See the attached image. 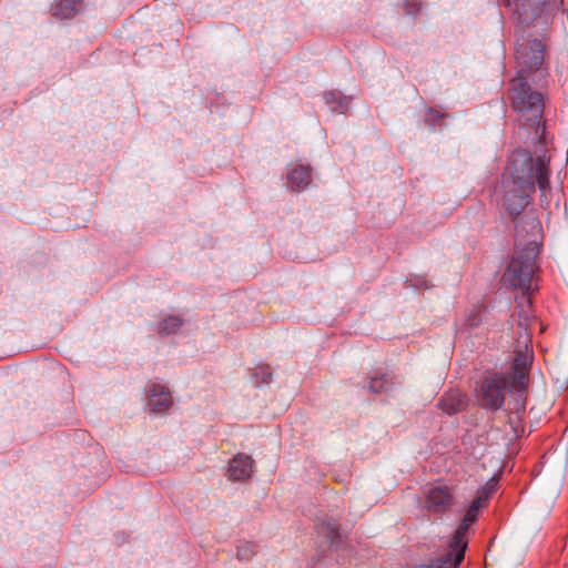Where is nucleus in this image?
<instances>
[{
	"label": "nucleus",
	"mask_w": 568,
	"mask_h": 568,
	"mask_svg": "<svg viewBox=\"0 0 568 568\" xmlns=\"http://www.w3.org/2000/svg\"><path fill=\"white\" fill-rule=\"evenodd\" d=\"M537 183L542 204H549V159L546 154L536 160L526 150L516 151L501 178V205L516 220L530 203Z\"/></svg>",
	"instance_id": "nucleus-1"
},
{
	"label": "nucleus",
	"mask_w": 568,
	"mask_h": 568,
	"mask_svg": "<svg viewBox=\"0 0 568 568\" xmlns=\"http://www.w3.org/2000/svg\"><path fill=\"white\" fill-rule=\"evenodd\" d=\"M415 6L417 7L415 10H413V9H410V8H407V10H406V11H407V13L412 14V13H415L416 11H418V10H419V8H420V2L415 3Z\"/></svg>",
	"instance_id": "nucleus-23"
},
{
	"label": "nucleus",
	"mask_w": 568,
	"mask_h": 568,
	"mask_svg": "<svg viewBox=\"0 0 568 568\" xmlns=\"http://www.w3.org/2000/svg\"><path fill=\"white\" fill-rule=\"evenodd\" d=\"M507 390L509 381L504 374L488 373L477 383L476 398L483 408L498 410L504 406Z\"/></svg>",
	"instance_id": "nucleus-4"
},
{
	"label": "nucleus",
	"mask_w": 568,
	"mask_h": 568,
	"mask_svg": "<svg viewBox=\"0 0 568 568\" xmlns=\"http://www.w3.org/2000/svg\"><path fill=\"white\" fill-rule=\"evenodd\" d=\"M455 504L454 487L437 485L428 489L425 496V508L435 515H443Z\"/></svg>",
	"instance_id": "nucleus-5"
},
{
	"label": "nucleus",
	"mask_w": 568,
	"mask_h": 568,
	"mask_svg": "<svg viewBox=\"0 0 568 568\" xmlns=\"http://www.w3.org/2000/svg\"><path fill=\"white\" fill-rule=\"evenodd\" d=\"M464 558H458V551L455 548L448 549L440 557L420 564L416 568H458Z\"/></svg>",
	"instance_id": "nucleus-13"
},
{
	"label": "nucleus",
	"mask_w": 568,
	"mask_h": 568,
	"mask_svg": "<svg viewBox=\"0 0 568 568\" xmlns=\"http://www.w3.org/2000/svg\"><path fill=\"white\" fill-rule=\"evenodd\" d=\"M529 225H530V229H531V231H532L534 233H538L539 227H540V223H539L538 219H536V217H531V219L529 220Z\"/></svg>",
	"instance_id": "nucleus-21"
},
{
	"label": "nucleus",
	"mask_w": 568,
	"mask_h": 568,
	"mask_svg": "<svg viewBox=\"0 0 568 568\" xmlns=\"http://www.w3.org/2000/svg\"><path fill=\"white\" fill-rule=\"evenodd\" d=\"M390 382V376L388 374H382L381 376H373L368 383V389L372 393L379 394L383 390L387 389V386Z\"/></svg>",
	"instance_id": "nucleus-18"
},
{
	"label": "nucleus",
	"mask_w": 568,
	"mask_h": 568,
	"mask_svg": "<svg viewBox=\"0 0 568 568\" xmlns=\"http://www.w3.org/2000/svg\"><path fill=\"white\" fill-rule=\"evenodd\" d=\"M335 98V94L333 92H325L324 93V99L326 102H332Z\"/></svg>",
	"instance_id": "nucleus-22"
},
{
	"label": "nucleus",
	"mask_w": 568,
	"mask_h": 568,
	"mask_svg": "<svg viewBox=\"0 0 568 568\" xmlns=\"http://www.w3.org/2000/svg\"><path fill=\"white\" fill-rule=\"evenodd\" d=\"M515 7H516V8H515V11H516V12H518V13L520 14V12H519V3H518V2H516V3H515Z\"/></svg>",
	"instance_id": "nucleus-24"
},
{
	"label": "nucleus",
	"mask_w": 568,
	"mask_h": 568,
	"mask_svg": "<svg viewBox=\"0 0 568 568\" xmlns=\"http://www.w3.org/2000/svg\"><path fill=\"white\" fill-rule=\"evenodd\" d=\"M519 71L511 81V104L531 125H536V134L541 139L545 133V125L541 124L545 109L544 94L532 91L526 77Z\"/></svg>",
	"instance_id": "nucleus-3"
},
{
	"label": "nucleus",
	"mask_w": 568,
	"mask_h": 568,
	"mask_svg": "<svg viewBox=\"0 0 568 568\" xmlns=\"http://www.w3.org/2000/svg\"><path fill=\"white\" fill-rule=\"evenodd\" d=\"M83 0H60L53 7V16L60 19L73 18L81 6Z\"/></svg>",
	"instance_id": "nucleus-15"
},
{
	"label": "nucleus",
	"mask_w": 568,
	"mask_h": 568,
	"mask_svg": "<svg viewBox=\"0 0 568 568\" xmlns=\"http://www.w3.org/2000/svg\"><path fill=\"white\" fill-rule=\"evenodd\" d=\"M539 243L531 239L524 245L516 244L510 263L503 275V280L513 288L521 291L520 306L531 305L530 294L534 291V275L537 271Z\"/></svg>",
	"instance_id": "nucleus-2"
},
{
	"label": "nucleus",
	"mask_w": 568,
	"mask_h": 568,
	"mask_svg": "<svg viewBox=\"0 0 568 568\" xmlns=\"http://www.w3.org/2000/svg\"><path fill=\"white\" fill-rule=\"evenodd\" d=\"M317 530L320 535H323L329 540L331 545H336L341 539L336 523H322L317 526Z\"/></svg>",
	"instance_id": "nucleus-17"
},
{
	"label": "nucleus",
	"mask_w": 568,
	"mask_h": 568,
	"mask_svg": "<svg viewBox=\"0 0 568 568\" xmlns=\"http://www.w3.org/2000/svg\"><path fill=\"white\" fill-rule=\"evenodd\" d=\"M253 459L245 454H237L230 463L227 469L230 478L234 480H244L251 477L253 473Z\"/></svg>",
	"instance_id": "nucleus-11"
},
{
	"label": "nucleus",
	"mask_w": 568,
	"mask_h": 568,
	"mask_svg": "<svg viewBox=\"0 0 568 568\" xmlns=\"http://www.w3.org/2000/svg\"><path fill=\"white\" fill-rule=\"evenodd\" d=\"M545 50L546 45L542 41L535 39L529 45L520 44L517 47V59L529 72L538 71L545 60Z\"/></svg>",
	"instance_id": "nucleus-6"
},
{
	"label": "nucleus",
	"mask_w": 568,
	"mask_h": 568,
	"mask_svg": "<svg viewBox=\"0 0 568 568\" xmlns=\"http://www.w3.org/2000/svg\"><path fill=\"white\" fill-rule=\"evenodd\" d=\"M172 403L171 393L165 386L156 383L149 386V406L153 413L160 414L168 410Z\"/></svg>",
	"instance_id": "nucleus-10"
},
{
	"label": "nucleus",
	"mask_w": 568,
	"mask_h": 568,
	"mask_svg": "<svg viewBox=\"0 0 568 568\" xmlns=\"http://www.w3.org/2000/svg\"><path fill=\"white\" fill-rule=\"evenodd\" d=\"M530 366V356L523 352H517L513 362V375L509 379V390L523 393L528 387V372Z\"/></svg>",
	"instance_id": "nucleus-7"
},
{
	"label": "nucleus",
	"mask_w": 568,
	"mask_h": 568,
	"mask_svg": "<svg viewBox=\"0 0 568 568\" xmlns=\"http://www.w3.org/2000/svg\"><path fill=\"white\" fill-rule=\"evenodd\" d=\"M256 552V546L253 542L244 541L237 546L236 556L240 560H250Z\"/></svg>",
	"instance_id": "nucleus-19"
},
{
	"label": "nucleus",
	"mask_w": 568,
	"mask_h": 568,
	"mask_svg": "<svg viewBox=\"0 0 568 568\" xmlns=\"http://www.w3.org/2000/svg\"><path fill=\"white\" fill-rule=\"evenodd\" d=\"M182 325L183 321L180 316L171 315L159 322L158 333L160 335L174 334L181 328Z\"/></svg>",
	"instance_id": "nucleus-16"
},
{
	"label": "nucleus",
	"mask_w": 568,
	"mask_h": 568,
	"mask_svg": "<svg viewBox=\"0 0 568 568\" xmlns=\"http://www.w3.org/2000/svg\"><path fill=\"white\" fill-rule=\"evenodd\" d=\"M254 377L256 383L270 384L272 382V369L267 365H258L255 367Z\"/></svg>",
	"instance_id": "nucleus-20"
},
{
	"label": "nucleus",
	"mask_w": 568,
	"mask_h": 568,
	"mask_svg": "<svg viewBox=\"0 0 568 568\" xmlns=\"http://www.w3.org/2000/svg\"><path fill=\"white\" fill-rule=\"evenodd\" d=\"M497 479L495 477L490 478L483 487L477 490L469 508L478 514L479 510L485 507L488 498L497 490Z\"/></svg>",
	"instance_id": "nucleus-14"
},
{
	"label": "nucleus",
	"mask_w": 568,
	"mask_h": 568,
	"mask_svg": "<svg viewBox=\"0 0 568 568\" xmlns=\"http://www.w3.org/2000/svg\"><path fill=\"white\" fill-rule=\"evenodd\" d=\"M312 169L308 165L297 164L287 173V186L291 191L306 189L312 182Z\"/></svg>",
	"instance_id": "nucleus-12"
},
{
	"label": "nucleus",
	"mask_w": 568,
	"mask_h": 568,
	"mask_svg": "<svg viewBox=\"0 0 568 568\" xmlns=\"http://www.w3.org/2000/svg\"><path fill=\"white\" fill-rule=\"evenodd\" d=\"M468 398L465 393L459 389L446 390L437 403V407L447 415H454L466 409Z\"/></svg>",
	"instance_id": "nucleus-9"
},
{
	"label": "nucleus",
	"mask_w": 568,
	"mask_h": 568,
	"mask_svg": "<svg viewBox=\"0 0 568 568\" xmlns=\"http://www.w3.org/2000/svg\"><path fill=\"white\" fill-rule=\"evenodd\" d=\"M477 518L478 514L468 508L448 544L450 548H455L458 551V558L465 557V550L467 548V532L470 525L474 524Z\"/></svg>",
	"instance_id": "nucleus-8"
}]
</instances>
